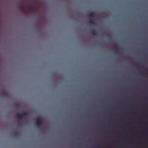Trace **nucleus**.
<instances>
[{
    "label": "nucleus",
    "mask_w": 148,
    "mask_h": 148,
    "mask_svg": "<svg viewBox=\"0 0 148 148\" xmlns=\"http://www.w3.org/2000/svg\"><path fill=\"white\" fill-rule=\"evenodd\" d=\"M36 124L39 127L42 126L44 125V123L42 121V119L41 118L38 117L36 119Z\"/></svg>",
    "instance_id": "1"
},
{
    "label": "nucleus",
    "mask_w": 148,
    "mask_h": 148,
    "mask_svg": "<svg viewBox=\"0 0 148 148\" xmlns=\"http://www.w3.org/2000/svg\"><path fill=\"white\" fill-rule=\"evenodd\" d=\"M27 114V112H24L21 113H17V115L19 119L22 120V117L26 115Z\"/></svg>",
    "instance_id": "2"
},
{
    "label": "nucleus",
    "mask_w": 148,
    "mask_h": 148,
    "mask_svg": "<svg viewBox=\"0 0 148 148\" xmlns=\"http://www.w3.org/2000/svg\"><path fill=\"white\" fill-rule=\"evenodd\" d=\"M114 45L115 46V53L116 54H117L118 53V51L117 47L115 44H114Z\"/></svg>",
    "instance_id": "3"
},
{
    "label": "nucleus",
    "mask_w": 148,
    "mask_h": 148,
    "mask_svg": "<svg viewBox=\"0 0 148 148\" xmlns=\"http://www.w3.org/2000/svg\"><path fill=\"white\" fill-rule=\"evenodd\" d=\"M29 9L30 10L32 11H34L35 10V8L32 6L31 5H30L29 6Z\"/></svg>",
    "instance_id": "4"
},
{
    "label": "nucleus",
    "mask_w": 148,
    "mask_h": 148,
    "mask_svg": "<svg viewBox=\"0 0 148 148\" xmlns=\"http://www.w3.org/2000/svg\"><path fill=\"white\" fill-rule=\"evenodd\" d=\"M89 23L91 24L95 25L94 21L92 19H90L89 20Z\"/></svg>",
    "instance_id": "5"
},
{
    "label": "nucleus",
    "mask_w": 148,
    "mask_h": 148,
    "mask_svg": "<svg viewBox=\"0 0 148 148\" xmlns=\"http://www.w3.org/2000/svg\"><path fill=\"white\" fill-rule=\"evenodd\" d=\"M88 16H89V17L90 18H92L94 17V13L93 12H91L90 14H88Z\"/></svg>",
    "instance_id": "6"
},
{
    "label": "nucleus",
    "mask_w": 148,
    "mask_h": 148,
    "mask_svg": "<svg viewBox=\"0 0 148 148\" xmlns=\"http://www.w3.org/2000/svg\"><path fill=\"white\" fill-rule=\"evenodd\" d=\"M93 35L95 36H97V34L95 33H93Z\"/></svg>",
    "instance_id": "7"
},
{
    "label": "nucleus",
    "mask_w": 148,
    "mask_h": 148,
    "mask_svg": "<svg viewBox=\"0 0 148 148\" xmlns=\"http://www.w3.org/2000/svg\"><path fill=\"white\" fill-rule=\"evenodd\" d=\"M145 73L146 74H148V71H145Z\"/></svg>",
    "instance_id": "8"
},
{
    "label": "nucleus",
    "mask_w": 148,
    "mask_h": 148,
    "mask_svg": "<svg viewBox=\"0 0 148 148\" xmlns=\"http://www.w3.org/2000/svg\"><path fill=\"white\" fill-rule=\"evenodd\" d=\"M23 11H25V9L24 8H23Z\"/></svg>",
    "instance_id": "9"
}]
</instances>
